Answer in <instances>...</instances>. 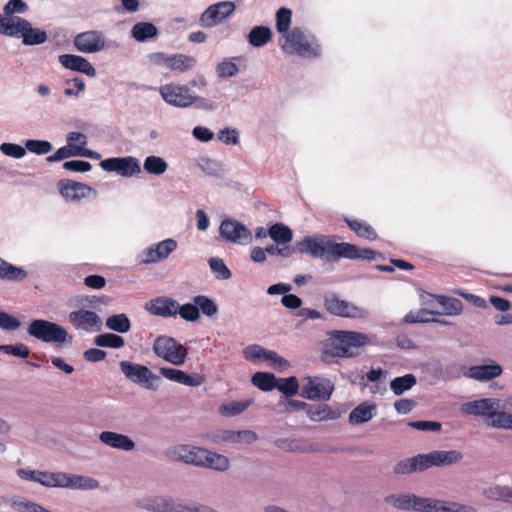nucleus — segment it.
Masks as SVG:
<instances>
[{
  "label": "nucleus",
  "instance_id": "09e8293b",
  "mask_svg": "<svg viewBox=\"0 0 512 512\" xmlns=\"http://www.w3.org/2000/svg\"><path fill=\"white\" fill-rule=\"evenodd\" d=\"M271 38V31L264 26H258L251 30L249 33V41L254 47H261L266 44Z\"/></svg>",
  "mask_w": 512,
  "mask_h": 512
},
{
  "label": "nucleus",
  "instance_id": "412c9836",
  "mask_svg": "<svg viewBox=\"0 0 512 512\" xmlns=\"http://www.w3.org/2000/svg\"><path fill=\"white\" fill-rule=\"evenodd\" d=\"M177 247L178 243L174 239L169 238L160 241L143 252L144 258L142 262L144 264L161 262L167 259L169 255L177 249Z\"/></svg>",
  "mask_w": 512,
  "mask_h": 512
},
{
  "label": "nucleus",
  "instance_id": "423d86ee",
  "mask_svg": "<svg viewBox=\"0 0 512 512\" xmlns=\"http://www.w3.org/2000/svg\"><path fill=\"white\" fill-rule=\"evenodd\" d=\"M153 352L165 361L179 366L185 363L188 350L174 338L159 336L153 343Z\"/></svg>",
  "mask_w": 512,
  "mask_h": 512
},
{
  "label": "nucleus",
  "instance_id": "39448f33",
  "mask_svg": "<svg viewBox=\"0 0 512 512\" xmlns=\"http://www.w3.org/2000/svg\"><path fill=\"white\" fill-rule=\"evenodd\" d=\"M27 332L31 337L44 343H52L57 347L72 342V336L65 328L44 319L33 320L29 324Z\"/></svg>",
  "mask_w": 512,
  "mask_h": 512
},
{
  "label": "nucleus",
  "instance_id": "4c0bfd02",
  "mask_svg": "<svg viewBox=\"0 0 512 512\" xmlns=\"http://www.w3.org/2000/svg\"><path fill=\"white\" fill-rule=\"evenodd\" d=\"M27 277V273L20 267L0 259V278L10 281H22Z\"/></svg>",
  "mask_w": 512,
  "mask_h": 512
},
{
  "label": "nucleus",
  "instance_id": "ea45409f",
  "mask_svg": "<svg viewBox=\"0 0 512 512\" xmlns=\"http://www.w3.org/2000/svg\"><path fill=\"white\" fill-rule=\"evenodd\" d=\"M67 143L72 146L78 147L83 154H80V157H88V158H98L99 155L95 152L86 149L85 145L87 144L86 135L79 132H70L67 135Z\"/></svg>",
  "mask_w": 512,
  "mask_h": 512
},
{
  "label": "nucleus",
  "instance_id": "4be33fe9",
  "mask_svg": "<svg viewBox=\"0 0 512 512\" xmlns=\"http://www.w3.org/2000/svg\"><path fill=\"white\" fill-rule=\"evenodd\" d=\"M68 319L78 329L100 331L102 328L101 318L93 311H73L69 314Z\"/></svg>",
  "mask_w": 512,
  "mask_h": 512
},
{
  "label": "nucleus",
  "instance_id": "338daca9",
  "mask_svg": "<svg viewBox=\"0 0 512 512\" xmlns=\"http://www.w3.org/2000/svg\"><path fill=\"white\" fill-rule=\"evenodd\" d=\"M20 321L10 314L0 310V328L7 331H14L20 327Z\"/></svg>",
  "mask_w": 512,
  "mask_h": 512
},
{
  "label": "nucleus",
  "instance_id": "79ce46f5",
  "mask_svg": "<svg viewBox=\"0 0 512 512\" xmlns=\"http://www.w3.org/2000/svg\"><path fill=\"white\" fill-rule=\"evenodd\" d=\"M268 234L278 244H286L292 240V231L282 223L273 224Z\"/></svg>",
  "mask_w": 512,
  "mask_h": 512
},
{
  "label": "nucleus",
  "instance_id": "0eeeda50",
  "mask_svg": "<svg viewBox=\"0 0 512 512\" xmlns=\"http://www.w3.org/2000/svg\"><path fill=\"white\" fill-rule=\"evenodd\" d=\"M119 365L121 372L132 383L147 390L158 389L160 378L147 366L130 361H121Z\"/></svg>",
  "mask_w": 512,
  "mask_h": 512
},
{
  "label": "nucleus",
  "instance_id": "864d4df0",
  "mask_svg": "<svg viewBox=\"0 0 512 512\" xmlns=\"http://www.w3.org/2000/svg\"><path fill=\"white\" fill-rule=\"evenodd\" d=\"M437 301L443 309V314L459 315L462 312V303L457 299L439 296Z\"/></svg>",
  "mask_w": 512,
  "mask_h": 512
},
{
  "label": "nucleus",
  "instance_id": "8fccbe9b",
  "mask_svg": "<svg viewBox=\"0 0 512 512\" xmlns=\"http://www.w3.org/2000/svg\"><path fill=\"white\" fill-rule=\"evenodd\" d=\"M95 344L99 347L121 348L125 341L121 336L112 333H104L95 337Z\"/></svg>",
  "mask_w": 512,
  "mask_h": 512
},
{
  "label": "nucleus",
  "instance_id": "cd10ccee",
  "mask_svg": "<svg viewBox=\"0 0 512 512\" xmlns=\"http://www.w3.org/2000/svg\"><path fill=\"white\" fill-rule=\"evenodd\" d=\"M59 62L65 68L84 73L89 77L96 75L95 68L84 57L73 54H63L59 56Z\"/></svg>",
  "mask_w": 512,
  "mask_h": 512
},
{
  "label": "nucleus",
  "instance_id": "f8f14e48",
  "mask_svg": "<svg viewBox=\"0 0 512 512\" xmlns=\"http://www.w3.org/2000/svg\"><path fill=\"white\" fill-rule=\"evenodd\" d=\"M219 233L224 240L238 245H248L253 239L251 231L233 219L223 220L219 227Z\"/></svg>",
  "mask_w": 512,
  "mask_h": 512
},
{
  "label": "nucleus",
  "instance_id": "c756f323",
  "mask_svg": "<svg viewBox=\"0 0 512 512\" xmlns=\"http://www.w3.org/2000/svg\"><path fill=\"white\" fill-rule=\"evenodd\" d=\"M419 498L420 496L413 493H399L385 497L384 502L395 509L417 512Z\"/></svg>",
  "mask_w": 512,
  "mask_h": 512
},
{
  "label": "nucleus",
  "instance_id": "37998d69",
  "mask_svg": "<svg viewBox=\"0 0 512 512\" xmlns=\"http://www.w3.org/2000/svg\"><path fill=\"white\" fill-rule=\"evenodd\" d=\"M416 384V378L412 374L396 377L390 382V388L395 395H401Z\"/></svg>",
  "mask_w": 512,
  "mask_h": 512
},
{
  "label": "nucleus",
  "instance_id": "2eb2a0df",
  "mask_svg": "<svg viewBox=\"0 0 512 512\" xmlns=\"http://www.w3.org/2000/svg\"><path fill=\"white\" fill-rule=\"evenodd\" d=\"M100 166L109 172H117L124 177H131L141 172V167L136 158H109L102 160Z\"/></svg>",
  "mask_w": 512,
  "mask_h": 512
},
{
  "label": "nucleus",
  "instance_id": "bf43d9fd",
  "mask_svg": "<svg viewBox=\"0 0 512 512\" xmlns=\"http://www.w3.org/2000/svg\"><path fill=\"white\" fill-rule=\"evenodd\" d=\"M25 149L36 155H45L52 150V144L46 140H27Z\"/></svg>",
  "mask_w": 512,
  "mask_h": 512
},
{
  "label": "nucleus",
  "instance_id": "a211bd4d",
  "mask_svg": "<svg viewBox=\"0 0 512 512\" xmlns=\"http://www.w3.org/2000/svg\"><path fill=\"white\" fill-rule=\"evenodd\" d=\"M179 498L164 495H154L138 500V507L152 512H177Z\"/></svg>",
  "mask_w": 512,
  "mask_h": 512
},
{
  "label": "nucleus",
  "instance_id": "e2e57ef3",
  "mask_svg": "<svg viewBox=\"0 0 512 512\" xmlns=\"http://www.w3.org/2000/svg\"><path fill=\"white\" fill-rule=\"evenodd\" d=\"M0 151L8 157L15 159L23 158L26 155L25 147H22L14 143H2L0 145Z\"/></svg>",
  "mask_w": 512,
  "mask_h": 512
},
{
  "label": "nucleus",
  "instance_id": "0e129e2a",
  "mask_svg": "<svg viewBox=\"0 0 512 512\" xmlns=\"http://www.w3.org/2000/svg\"><path fill=\"white\" fill-rule=\"evenodd\" d=\"M440 502V499L420 496L417 512H439Z\"/></svg>",
  "mask_w": 512,
  "mask_h": 512
},
{
  "label": "nucleus",
  "instance_id": "a19ab883",
  "mask_svg": "<svg viewBox=\"0 0 512 512\" xmlns=\"http://www.w3.org/2000/svg\"><path fill=\"white\" fill-rule=\"evenodd\" d=\"M106 326L108 329L118 332L127 333L131 328V323L126 314H116L106 319Z\"/></svg>",
  "mask_w": 512,
  "mask_h": 512
},
{
  "label": "nucleus",
  "instance_id": "bb28decb",
  "mask_svg": "<svg viewBox=\"0 0 512 512\" xmlns=\"http://www.w3.org/2000/svg\"><path fill=\"white\" fill-rule=\"evenodd\" d=\"M161 375L173 382H177L190 387H198L202 385L205 381L204 377L200 374L188 375L182 370L170 368V367H162L160 369Z\"/></svg>",
  "mask_w": 512,
  "mask_h": 512
},
{
  "label": "nucleus",
  "instance_id": "e433bc0d",
  "mask_svg": "<svg viewBox=\"0 0 512 512\" xmlns=\"http://www.w3.org/2000/svg\"><path fill=\"white\" fill-rule=\"evenodd\" d=\"M197 61L194 57L184 54H174L170 56V61L167 69L185 72L192 69L196 65Z\"/></svg>",
  "mask_w": 512,
  "mask_h": 512
},
{
  "label": "nucleus",
  "instance_id": "20e7f679",
  "mask_svg": "<svg viewBox=\"0 0 512 512\" xmlns=\"http://www.w3.org/2000/svg\"><path fill=\"white\" fill-rule=\"evenodd\" d=\"M28 11V4L23 0H9L0 13V34L20 38L28 28V21L18 14Z\"/></svg>",
  "mask_w": 512,
  "mask_h": 512
},
{
  "label": "nucleus",
  "instance_id": "ddd939ff",
  "mask_svg": "<svg viewBox=\"0 0 512 512\" xmlns=\"http://www.w3.org/2000/svg\"><path fill=\"white\" fill-rule=\"evenodd\" d=\"M280 46L284 52L289 54H299L301 56L316 55L315 49L311 47L305 35L298 28H294L290 33L285 34L280 39Z\"/></svg>",
  "mask_w": 512,
  "mask_h": 512
},
{
  "label": "nucleus",
  "instance_id": "603ef678",
  "mask_svg": "<svg viewBox=\"0 0 512 512\" xmlns=\"http://www.w3.org/2000/svg\"><path fill=\"white\" fill-rule=\"evenodd\" d=\"M83 154L78 147L67 143L66 146L59 148L53 155L47 157L48 162H57L70 157L80 156Z\"/></svg>",
  "mask_w": 512,
  "mask_h": 512
},
{
  "label": "nucleus",
  "instance_id": "2f4dec72",
  "mask_svg": "<svg viewBox=\"0 0 512 512\" xmlns=\"http://www.w3.org/2000/svg\"><path fill=\"white\" fill-rule=\"evenodd\" d=\"M59 189L61 195L68 201H79L92 191L89 186L78 182H60Z\"/></svg>",
  "mask_w": 512,
  "mask_h": 512
},
{
  "label": "nucleus",
  "instance_id": "de8ad7c7",
  "mask_svg": "<svg viewBox=\"0 0 512 512\" xmlns=\"http://www.w3.org/2000/svg\"><path fill=\"white\" fill-rule=\"evenodd\" d=\"M253 385L262 391H270L275 388L276 378L268 372H256L251 379Z\"/></svg>",
  "mask_w": 512,
  "mask_h": 512
},
{
  "label": "nucleus",
  "instance_id": "5fc2aeb1",
  "mask_svg": "<svg viewBox=\"0 0 512 512\" xmlns=\"http://www.w3.org/2000/svg\"><path fill=\"white\" fill-rule=\"evenodd\" d=\"M275 388L287 396H293L298 393L299 383L296 377L291 376L285 379H279L275 384Z\"/></svg>",
  "mask_w": 512,
  "mask_h": 512
},
{
  "label": "nucleus",
  "instance_id": "dca6fc26",
  "mask_svg": "<svg viewBox=\"0 0 512 512\" xmlns=\"http://www.w3.org/2000/svg\"><path fill=\"white\" fill-rule=\"evenodd\" d=\"M235 10L233 2L224 1L208 7L200 17L203 27H213L225 20Z\"/></svg>",
  "mask_w": 512,
  "mask_h": 512
},
{
  "label": "nucleus",
  "instance_id": "6ab92c4d",
  "mask_svg": "<svg viewBox=\"0 0 512 512\" xmlns=\"http://www.w3.org/2000/svg\"><path fill=\"white\" fill-rule=\"evenodd\" d=\"M76 49L83 53H96L106 47V40L98 31H86L78 34L74 39Z\"/></svg>",
  "mask_w": 512,
  "mask_h": 512
},
{
  "label": "nucleus",
  "instance_id": "9d476101",
  "mask_svg": "<svg viewBox=\"0 0 512 512\" xmlns=\"http://www.w3.org/2000/svg\"><path fill=\"white\" fill-rule=\"evenodd\" d=\"M206 447L192 444H176L166 451L167 457L176 462L201 468Z\"/></svg>",
  "mask_w": 512,
  "mask_h": 512
},
{
  "label": "nucleus",
  "instance_id": "1a4fd4ad",
  "mask_svg": "<svg viewBox=\"0 0 512 512\" xmlns=\"http://www.w3.org/2000/svg\"><path fill=\"white\" fill-rule=\"evenodd\" d=\"M326 310L339 317L360 319L368 316V310L362 306L341 299L336 294H329L324 297Z\"/></svg>",
  "mask_w": 512,
  "mask_h": 512
},
{
  "label": "nucleus",
  "instance_id": "72a5a7b5",
  "mask_svg": "<svg viewBox=\"0 0 512 512\" xmlns=\"http://www.w3.org/2000/svg\"><path fill=\"white\" fill-rule=\"evenodd\" d=\"M306 414L309 419L314 422L334 420L339 417L337 412L333 411L329 406L325 404L312 406L307 405Z\"/></svg>",
  "mask_w": 512,
  "mask_h": 512
},
{
  "label": "nucleus",
  "instance_id": "4d7b16f0",
  "mask_svg": "<svg viewBox=\"0 0 512 512\" xmlns=\"http://www.w3.org/2000/svg\"><path fill=\"white\" fill-rule=\"evenodd\" d=\"M177 512H219V511L209 505L179 499Z\"/></svg>",
  "mask_w": 512,
  "mask_h": 512
},
{
  "label": "nucleus",
  "instance_id": "f257e3e1",
  "mask_svg": "<svg viewBox=\"0 0 512 512\" xmlns=\"http://www.w3.org/2000/svg\"><path fill=\"white\" fill-rule=\"evenodd\" d=\"M371 343L367 334L356 331H332L322 342V353L337 358H352L359 350Z\"/></svg>",
  "mask_w": 512,
  "mask_h": 512
},
{
  "label": "nucleus",
  "instance_id": "a878e982",
  "mask_svg": "<svg viewBox=\"0 0 512 512\" xmlns=\"http://www.w3.org/2000/svg\"><path fill=\"white\" fill-rule=\"evenodd\" d=\"M99 440L102 444L122 451H132L135 449V442L127 435L113 431H103L99 434Z\"/></svg>",
  "mask_w": 512,
  "mask_h": 512
},
{
  "label": "nucleus",
  "instance_id": "c03bdc74",
  "mask_svg": "<svg viewBox=\"0 0 512 512\" xmlns=\"http://www.w3.org/2000/svg\"><path fill=\"white\" fill-rule=\"evenodd\" d=\"M25 45H37L42 44L47 40V34L45 31L33 28L31 23L28 21V28L21 36Z\"/></svg>",
  "mask_w": 512,
  "mask_h": 512
},
{
  "label": "nucleus",
  "instance_id": "69168bd1",
  "mask_svg": "<svg viewBox=\"0 0 512 512\" xmlns=\"http://www.w3.org/2000/svg\"><path fill=\"white\" fill-rule=\"evenodd\" d=\"M349 227L360 237L373 240L376 238V234L373 229L369 226L363 225L357 221H348Z\"/></svg>",
  "mask_w": 512,
  "mask_h": 512
},
{
  "label": "nucleus",
  "instance_id": "58836bf2",
  "mask_svg": "<svg viewBox=\"0 0 512 512\" xmlns=\"http://www.w3.org/2000/svg\"><path fill=\"white\" fill-rule=\"evenodd\" d=\"M64 472L38 471L37 483L48 488H63Z\"/></svg>",
  "mask_w": 512,
  "mask_h": 512
},
{
  "label": "nucleus",
  "instance_id": "393cba45",
  "mask_svg": "<svg viewBox=\"0 0 512 512\" xmlns=\"http://www.w3.org/2000/svg\"><path fill=\"white\" fill-rule=\"evenodd\" d=\"M63 488L81 491H93L100 488V482L90 476L64 472Z\"/></svg>",
  "mask_w": 512,
  "mask_h": 512
},
{
  "label": "nucleus",
  "instance_id": "774afa93",
  "mask_svg": "<svg viewBox=\"0 0 512 512\" xmlns=\"http://www.w3.org/2000/svg\"><path fill=\"white\" fill-rule=\"evenodd\" d=\"M0 349L9 355H13L20 358H26L29 355V349L24 344H17V345H2L0 346Z\"/></svg>",
  "mask_w": 512,
  "mask_h": 512
},
{
  "label": "nucleus",
  "instance_id": "f03ea898",
  "mask_svg": "<svg viewBox=\"0 0 512 512\" xmlns=\"http://www.w3.org/2000/svg\"><path fill=\"white\" fill-rule=\"evenodd\" d=\"M500 404V399L482 398L461 404L460 411L464 415L483 417L494 429L512 430V412L499 410Z\"/></svg>",
  "mask_w": 512,
  "mask_h": 512
},
{
  "label": "nucleus",
  "instance_id": "49530a36",
  "mask_svg": "<svg viewBox=\"0 0 512 512\" xmlns=\"http://www.w3.org/2000/svg\"><path fill=\"white\" fill-rule=\"evenodd\" d=\"M440 312L430 311L428 309H420L417 312H410L404 317V322L413 324V323H427V322H438L434 315H440Z\"/></svg>",
  "mask_w": 512,
  "mask_h": 512
},
{
  "label": "nucleus",
  "instance_id": "13d9d810",
  "mask_svg": "<svg viewBox=\"0 0 512 512\" xmlns=\"http://www.w3.org/2000/svg\"><path fill=\"white\" fill-rule=\"evenodd\" d=\"M292 12L287 8H280L276 13V28L279 33L287 34L291 24Z\"/></svg>",
  "mask_w": 512,
  "mask_h": 512
},
{
  "label": "nucleus",
  "instance_id": "7ed1b4c3",
  "mask_svg": "<svg viewBox=\"0 0 512 512\" xmlns=\"http://www.w3.org/2000/svg\"><path fill=\"white\" fill-rule=\"evenodd\" d=\"M463 455L458 450H434L427 454L407 458L398 462L393 472L397 475H407L422 472L433 466H448L459 463Z\"/></svg>",
  "mask_w": 512,
  "mask_h": 512
},
{
  "label": "nucleus",
  "instance_id": "9b49d317",
  "mask_svg": "<svg viewBox=\"0 0 512 512\" xmlns=\"http://www.w3.org/2000/svg\"><path fill=\"white\" fill-rule=\"evenodd\" d=\"M334 391L333 383L323 377L302 378L300 395L308 400H329Z\"/></svg>",
  "mask_w": 512,
  "mask_h": 512
},
{
  "label": "nucleus",
  "instance_id": "6e6d98bb",
  "mask_svg": "<svg viewBox=\"0 0 512 512\" xmlns=\"http://www.w3.org/2000/svg\"><path fill=\"white\" fill-rule=\"evenodd\" d=\"M209 266L217 279L227 280L231 277V272L222 259L218 257L211 258Z\"/></svg>",
  "mask_w": 512,
  "mask_h": 512
},
{
  "label": "nucleus",
  "instance_id": "c9c22d12",
  "mask_svg": "<svg viewBox=\"0 0 512 512\" xmlns=\"http://www.w3.org/2000/svg\"><path fill=\"white\" fill-rule=\"evenodd\" d=\"M252 403V399L229 401L219 406V413L225 417H233L244 412Z\"/></svg>",
  "mask_w": 512,
  "mask_h": 512
},
{
  "label": "nucleus",
  "instance_id": "4468645a",
  "mask_svg": "<svg viewBox=\"0 0 512 512\" xmlns=\"http://www.w3.org/2000/svg\"><path fill=\"white\" fill-rule=\"evenodd\" d=\"M258 440V435L255 431L244 430H219L214 434L213 441L216 444H231V445H250Z\"/></svg>",
  "mask_w": 512,
  "mask_h": 512
},
{
  "label": "nucleus",
  "instance_id": "c85d7f7f",
  "mask_svg": "<svg viewBox=\"0 0 512 512\" xmlns=\"http://www.w3.org/2000/svg\"><path fill=\"white\" fill-rule=\"evenodd\" d=\"M503 372L502 367L494 361L486 365H475L468 369L467 377L477 381H489L499 377Z\"/></svg>",
  "mask_w": 512,
  "mask_h": 512
},
{
  "label": "nucleus",
  "instance_id": "052dcab7",
  "mask_svg": "<svg viewBox=\"0 0 512 512\" xmlns=\"http://www.w3.org/2000/svg\"><path fill=\"white\" fill-rule=\"evenodd\" d=\"M178 313L181 316V318L190 322L197 321L200 317V313L194 302L187 303L182 306L178 304Z\"/></svg>",
  "mask_w": 512,
  "mask_h": 512
},
{
  "label": "nucleus",
  "instance_id": "f704fd0d",
  "mask_svg": "<svg viewBox=\"0 0 512 512\" xmlns=\"http://www.w3.org/2000/svg\"><path fill=\"white\" fill-rule=\"evenodd\" d=\"M131 35L135 40L144 42L155 38L158 35V29L150 22H138L132 27Z\"/></svg>",
  "mask_w": 512,
  "mask_h": 512
},
{
  "label": "nucleus",
  "instance_id": "6e6552de",
  "mask_svg": "<svg viewBox=\"0 0 512 512\" xmlns=\"http://www.w3.org/2000/svg\"><path fill=\"white\" fill-rule=\"evenodd\" d=\"M159 93L167 104L180 108L190 107L201 100V98L193 95L187 86L174 83L161 86Z\"/></svg>",
  "mask_w": 512,
  "mask_h": 512
},
{
  "label": "nucleus",
  "instance_id": "5701e85b",
  "mask_svg": "<svg viewBox=\"0 0 512 512\" xmlns=\"http://www.w3.org/2000/svg\"><path fill=\"white\" fill-rule=\"evenodd\" d=\"M146 310L161 317H171L178 313V302L168 297H157L146 304Z\"/></svg>",
  "mask_w": 512,
  "mask_h": 512
},
{
  "label": "nucleus",
  "instance_id": "3c124183",
  "mask_svg": "<svg viewBox=\"0 0 512 512\" xmlns=\"http://www.w3.org/2000/svg\"><path fill=\"white\" fill-rule=\"evenodd\" d=\"M193 302L196 304L198 311L201 310L205 316L212 317L218 312L217 304L207 296H195Z\"/></svg>",
  "mask_w": 512,
  "mask_h": 512
},
{
  "label": "nucleus",
  "instance_id": "f3484780",
  "mask_svg": "<svg viewBox=\"0 0 512 512\" xmlns=\"http://www.w3.org/2000/svg\"><path fill=\"white\" fill-rule=\"evenodd\" d=\"M330 255L334 260L340 258L348 259H372L374 252L370 249H359L350 243H337L331 239L329 246Z\"/></svg>",
  "mask_w": 512,
  "mask_h": 512
},
{
  "label": "nucleus",
  "instance_id": "b1692460",
  "mask_svg": "<svg viewBox=\"0 0 512 512\" xmlns=\"http://www.w3.org/2000/svg\"><path fill=\"white\" fill-rule=\"evenodd\" d=\"M201 468L209 469L218 473H226L231 469V460L224 454L206 448Z\"/></svg>",
  "mask_w": 512,
  "mask_h": 512
},
{
  "label": "nucleus",
  "instance_id": "473e14b6",
  "mask_svg": "<svg viewBox=\"0 0 512 512\" xmlns=\"http://www.w3.org/2000/svg\"><path fill=\"white\" fill-rule=\"evenodd\" d=\"M4 501L17 512H53L20 495H7Z\"/></svg>",
  "mask_w": 512,
  "mask_h": 512
},
{
  "label": "nucleus",
  "instance_id": "7c9ffc66",
  "mask_svg": "<svg viewBox=\"0 0 512 512\" xmlns=\"http://www.w3.org/2000/svg\"><path fill=\"white\" fill-rule=\"evenodd\" d=\"M377 414V405L372 401H364L357 405L349 414L352 425H360L373 419Z\"/></svg>",
  "mask_w": 512,
  "mask_h": 512
},
{
  "label": "nucleus",
  "instance_id": "a18cd8bd",
  "mask_svg": "<svg viewBox=\"0 0 512 512\" xmlns=\"http://www.w3.org/2000/svg\"><path fill=\"white\" fill-rule=\"evenodd\" d=\"M143 167L148 174L162 175L166 172L168 165L161 157L148 156L144 161Z\"/></svg>",
  "mask_w": 512,
  "mask_h": 512
},
{
  "label": "nucleus",
  "instance_id": "680f3d73",
  "mask_svg": "<svg viewBox=\"0 0 512 512\" xmlns=\"http://www.w3.org/2000/svg\"><path fill=\"white\" fill-rule=\"evenodd\" d=\"M263 358L270 362L272 368L279 371H284L289 367V362L274 351L265 350Z\"/></svg>",
  "mask_w": 512,
  "mask_h": 512
},
{
  "label": "nucleus",
  "instance_id": "aec40b11",
  "mask_svg": "<svg viewBox=\"0 0 512 512\" xmlns=\"http://www.w3.org/2000/svg\"><path fill=\"white\" fill-rule=\"evenodd\" d=\"M331 239L324 235L305 237L297 242V249L301 253L310 254L312 257H323L325 254L330 255L329 246Z\"/></svg>",
  "mask_w": 512,
  "mask_h": 512
}]
</instances>
